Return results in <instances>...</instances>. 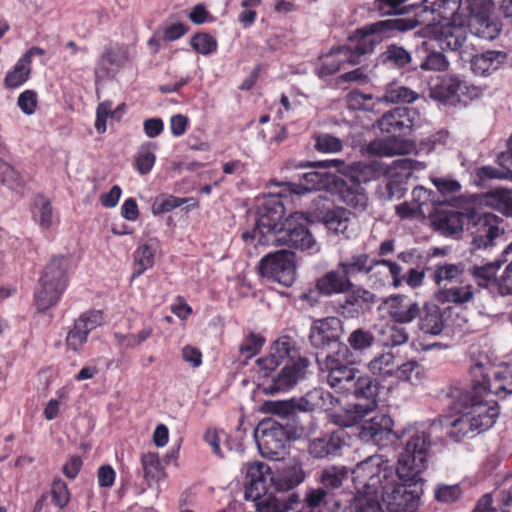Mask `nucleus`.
I'll use <instances>...</instances> for the list:
<instances>
[{"label": "nucleus", "mask_w": 512, "mask_h": 512, "mask_svg": "<svg viewBox=\"0 0 512 512\" xmlns=\"http://www.w3.org/2000/svg\"><path fill=\"white\" fill-rule=\"evenodd\" d=\"M353 482L367 494H381L389 512H409L417 502V491H409L383 455L359 462L352 471Z\"/></svg>", "instance_id": "nucleus-1"}, {"label": "nucleus", "mask_w": 512, "mask_h": 512, "mask_svg": "<svg viewBox=\"0 0 512 512\" xmlns=\"http://www.w3.org/2000/svg\"><path fill=\"white\" fill-rule=\"evenodd\" d=\"M283 206L277 203L273 208L272 216L261 215L252 232H245L242 238L245 242L257 239L259 244H276L288 246L300 251L315 253L319 246L305 224L300 222L302 215L295 213L280 224L274 223L281 217Z\"/></svg>", "instance_id": "nucleus-2"}, {"label": "nucleus", "mask_w": 512, "mask_h": 512, "mask_svg": "<svg viewBox=\"0 0 512 512\" xmlns=\"http://www.w3.org/2000/svg\"><path fill=\"white\" fill-rule=\"evenodd\" d=\"M442 428V422H432L426 430L414 432L407 440L397 463V475L409 491H417V501L422 494V472L428 466L429 451L435 440L433 436Z\"/></svg>", "instance_id": "nucleus-3"}, {"label": "nucleus", "mask_w": 512, "mask_h": 512, "mask_svg": "<svg viewBox=\"0 0 512 512\" xmlns=\"http://www.w3.org/2000/svg\"><path fill=\"white\" fill-rule=\"evenodd\" d=\"M416 112L407 107H396L386 112L378 120L382 132L394 135H406L414 125ZM413 144L396 136H390L369 143L367 151L381 157H393L410 153Z\"/></svg>", "instance_id": "nucleus-4"}, {"label": "nucleus", "mask_w": 512, "mask_h": 512, "mask_svg": "<svg viewBox=\"0 0 512 512\" xmlns=\"http://www.w3.org/2000/svg\"><path fill=\"white\" fill-rule=\"evenodd\" d=\"M68 260L63 256L54 257L46 265L38 287L34 292L35 304L39 311H45L57 304L67 284Z\"/></svg>", "instance_id": "nucleus-5"}, {"label": "nucleus", "mask_w": 512, "mask_h": 512, "mask_svg": "<svg viewBox=\"0 0 512 512\" xmlns=\"http://www.w3.org/2000/svg\"><path fill=\"white\" fill-rule=\"evenodd\" d=\"M416 18H396L381 20L358 29L350 39V45L363 55L372 53L380 39L376 35L386 34L390 31L406 32L416 28Z\"/></svg>", "instance_id": "nucleus-6"}, {"label": "nucleus", "mask_w": 512, "mask_h": 512, "mask_svg": "<svg viewBox=\"0 0 512 512\" xmlns=\"http://www.w3.org/2000/svg\"><path fill=\"white\" fill-rule=\"evenodd\" d=\"M352 353L345 344H340L337 352L327 355L320 369L327 372V383L338 391L349 392L356 379L358 371L352 367L350 358Z\"/></svg>", "instance_id": "nucleus-7"}, {"label": "nucleus", "mask_w": 512, "mask_h": 512, "mask_svg": "<svg viewBox=\"0 0 512 512\" xmlns=\"http://www.w3.org/2000/svg\"><path fill=\"white\" fill-rule=\"evenodd\" d=\"M424 34L435 40L442 50L469 55L474 49V44L469 41L467 24H457L455 21L432 23L424 28Z\"/></svg>", "instance_id": "nucleus-8"}, {"label": "nucleus", "mask_w": 512, "mask_h": 512, "mask_svg": "<svg viewBox=\"0 0 512 512\" xmlns=\"http://www.w3.org/2000/svg\"><path fill=\"white\" fill-rule=\"evenodd\" d=\"M254 436L261 455L271 460H278L285 453L290 431L283 424L268 419L260 422Z\"/></svg>", "instance_id": "nucleus-9"}, {"label": "nucleus", "mask_w": 512, "mask_h": 512, "mask_svg": "<svg viewBox=\"0 0 512 512\" xmlns=\"http://www.w3.org/2000/svg\"><path fill=\"white\" fill-rule=\"evenodd\" d=\"M452 399H459L467 411L470 421L475 428L482 433L490 429L499 416V406L495 400L482 399L471 392L456 389L452 393Z\"/></svg>", "instance_id": "nucleus-10"}, {"label": "nucleus", "mask_w": 512, "mask_h": 512, "mask_svg": "<svg viewBox=\"0 0 512 512\" xmlns=\"http://www.w3.org/2000/svg\"><path fill=\"white\" fill-rule=\"evenodd\" d=\"M502 220L492 213H471L468 215L467 230L474 249L494 246V241L504 233L500 227Z\"/></svg>", "instance_id": "nucleus-11"}, {"label": "nucleus", "mask_w": 512, "mask_h": 512, "mask_svg": "<svg viewBox=\"0 0 512 512\" xmlns=\"http://www.w3.org/2000/svg\"><path fill=\"white\" fill-rule=\"evenodd\" d=\"M259 271L263 277L290 287L296 280L294 254L287 250L269 253L260 260Z\"/></svg>", "instance_id": "nucleus-12"}, {"label": "nucleus", "mask_w": 512, "mask_h": 512, "mask_svg": "<svg viewBox=\"0 0 512 512\" xmlns=\"http://www.w3.org/2000/svg\"><path fill=\"white\" fill-rule=\"evenodd\" d=\"M309 364L308 359L298 357L285 363L276 375L269 377L265 373L266 379L260 384L262 391L268 395L289 391L305 377Z\"/></svg>", "instance_id": "nucleus-13"}, {"label": "nucleus", "mask_w": 512, "mask_h": 512, "mask_svg": "<svg viewBox=\"0 0 512 512\" xmlns=\"http://www.w3.org/2000/svg\"><path fill=\"white\" fill-rule=\"evenodd\" d=\"M335 398L322 388H315L307 392L300 399H292L288 402H280L275 405V412L283 417L289 416L294 410L313 411L316 409H327L332 405Z\"/></svg>", "instance_id": "nucleus-14"}, {"label": "nucleus", "mask_w": 512, "mask_h": 512, "mask_svg": "<svg viewBox=\"0 0 512 512\" xmlns=\"http://www.w3.org/2000/svg\"><path fill=\"white\" fill-rule=\"evenodd\" d=\"M129 60L128 48L123 45L106 46L95 66L96 83L112 79Z\"/></svg>", "instance_id": "nucleus-15"}, {"label": "nucleus", "mask_w": 512, "mask_h": 512, "mask_svg": "<svg viewBox=\"0 0 512 512\" xmlns=\"http://www.w3.org/2000/svg\"><path fill=\"white\" fill-rule=\"evenodd\" d=\"M104 323V315L100 310H89L82 313L74 322L67 334V346L78 351L87 341L88 334Z\"/></svg>", "instance_id": "nucleus-16"}, {"label": "nucleus", "mask_w": 512, "mask_h": 512, "mask_svg": "<svg viewBox=\"0 0 512 512\" xmlns=\"http://www.w3.org/2000/svg\"><path fill=\"white\" fill-rule=\"evenodd\" d=\"M246 474L245 498H255L268 491V486L274 487L272 468L264 462H252L243 465Z\"/></svg>", "instance_id": "nucleus-17"}, {"label": "nucleus", "mask_w": 512, "mask_h": 512, "mask_svg": "<svg viewBox=\"0 0 512 512\" xmlns=\"http://www.w3.org/2000/svg\"><path fill=\"white\" fill-rule=\"evenodd\" d=\"M343 332V323L338 317H326L315 320L310 328L309 340L313 347L325 349L339 342Z\"/></svg>", "instance_id": "nucleus-18"}, {"label": "nucleus", "mask_w": 512, "mask_h": 512, "mask_svg": "<svg viewBox=\"0 0 512 512\" xmlns=\"http://www.w3.org/2000/svg\"><path fill=\"white\" fill-rule=\"evenodd\" d=\"M393 424L394 422L389 415L377 414L362 424L359 436L365 442L385 447L391 443Z\"/></svg>", "instance_id": "nucleus-19"}, {"label": "nucleus", "mask_w": 512, "mask_h": 512, "mask_svg": "<svg viewBox=\"0 0 512 512\" xmlns=\"http://www.w3.org/2000/svg\"><path fill=\"white\" fill-rule=\"evenodd\" d=\"M468 215L441 205L431 216L434 230L443 236H457L467 225Z\"/></svg>", "instance_id": "nucleus-20"}, {"label": "nucleus", "mask_w": 512, "mask_h": 512, "mask_svg": "<svg viewBox=\"0 0 512 512\" xmlns=\"http://www.w3.org/2000/svg\"><path fill=\"white\" fill-rule=\"evenodd\" d=\"M478 294L479 289L464 279L456 284L440 288L436 292L435 298L438 302L449 306L467 307L474 302Z\"/></svg>", "instance_id": "nucleus-21"}, {"label": "nucleus", "mask_w": 512, "mask_h": 512, "mask_svg": "<svg viewBox=\"0 0 512 512\" xmlns=\"http://www.w3.org/2000/svg\"><path fill=\"white\" fill-rule=\"evenodd\" d=\"M378 391L379 384L375 379L369 376L356 377L350 392H352L357 399L367 401L365 404L353 405L354 412L359 417L365 416L376 408Z\"/></svg>", "instance_id": "nucleus-22"}, {"label": "nucleus", "mask_w": 512, "mask_h": 512, "mask_svg": "<svg viewBox=\"0 0 512 512\" xmlns=\"http://www.w3.org/2000/svg\"><path fill=\"white\" fill-rule=\"evenodd\" d=\"M347 436V432L343 428H338L329 434L312 439L308 451L312 457L317 459L336 456L346 446Z\"/></svg>", "instance_id": "nucleus-23"}, {"label": "nucleus", "mask_w": 512, "mask_h": 512, "mask_svg": "<svg viewBox=\"0 0 512 512\" xmlns=\"http://www.w3.org/2000/svg\"><path fill=\"white\" fill-rule=\"evenodd\" d=\"M383 303L387 306L390 317L400 324H409L420 315L419 303L403 294L389 296Z\"/></svg>", "instance_id": "nucleus-24"}, {"label": "nucleus", "mask_w": 512, "mask_h": 512, "mask_svg": "<svg viewBox=\"0 0 512 512\" xmlns=\"http://www.w3.org/2000/svg\"><path fill=\"white\" fill-rule=\"evenodd\" d=\"M245 499L254 503L256 512H289L295 504L300 502V497L297 493L278 497L268 491L260 493L255 498Z\"/></svg>", "instance_id": "nucleus-25"}, {"label": "nucleus", "mask_w": 512, "mask_h": 512, "mask_svg": "<svg viewBox=\"0 0 512 512\" xmlns=\"http://www.w3.org/2000/svg\"><path fill=\"white\" fill-rule=\"evenodd\" d=\"M450 408L455 415H458V417L451 422V427L448 432V435L454 441L460 442L464 438H473L477 434H480L475 428V424L470 421V417L459 399H452Z\"/></svg>", "instance_id": "nucleus-26"}, {"label": "nucleus", "mask_w": 512, "mask_h": 512, "mask_svg": "<svg viewBox=\"0 0 512 512\" xmlns=\"http://www.w3.org/2000/svg\"><path fill=\"white\" fill-rule=\"evenodd\" d=\"M466 23L471 37L485 41L496 39L502 29L500 21L492 15L468 16Z\"/></svg>", "instance_id": "nucleus-27"}, {"label": "nucleus", "mask_w": 512, "mask_h": 512, "mask_svg": "<svg viewBox=\"0 0 512 512\" xmlns=\"http://www.w3.org/2000/svg\"><path fill=\"white\" fill-rule=\"evenodd\" d=\"M319 220L327 227L328 230L342 234L345 238H350L352 231L350 230L352 222V213L341 207H336L321 212Z\"/></svg>", "instance_id": "nucleus-28"}, {"label": "nucleus", "mask_w": 512, "mask_h": 512, "mask_svg": "<svg viewBox=\"0 0 512 512\" xmlns=\"http://www.w3.org/2000/svg\"><path fill=\"white\" fill-rule=\"evenodd\" d=\"M417 318L418 327L425 334L439 335L445 326L442 310L433 303H425L420 307V315Z\"/></svg>", "instance_id": "nucleus-29"}, {"label": "nucleus", "mask_w": 512, "mask_h": 512, "mask_svg": "<svg viewBox=\"0 0 512 512\" xmlns=\"http://www.w3.org/2000/svg\"><path fill=\"white\" fill-rule=\"evenodd\" d=\"M352 281L342 272L329 271L316 282V289L322 295L330 296L350 291L353 288Z\"/></svg>", "instance_id": "nucleus-30"}, {"label": "nucleus", "mask_w": 512, "mask_h": 512, "mask_svg": "<svg viewBox=\"0 0 512 512\" xmlns=\"http://www.w3.org/2000/svg\"><path fill=\"white\" fill-rule=\"evenodd\" d=\"M292 344L287 338L279 339L273 343L267 357L257 360L258 365L264 371H274L279 365L295 360L290 357Z\"/></svg>", "instance_id": "nucleus-31"}, {"label": "nucleus", "mask_w": 512, "mask_h": 512, "mask_svg": "<svg viewBox=\"0 0 512 512\" xmlns=\"http://www.w3.org/2000/svg\"><path fill=\"white\" fill-rule=\"evenodd\" d=\"M506 58V53L497 50H488L480 54L472 55L471 70L475 75L484 76L491 70H496L498 65Z\"/></svg>", "instance_id": "nucleus-32"}, {"label": "nucleus", "mask_w": 512, "mask_h": 512, "mask_svg": "<svg viewBox=\"0 0 512 512\" xmlns=\"http://www.w3.org/2000/svg\"><path fill=\"white\" fill-rule=\"evenodd\" d=\"M462 86L463 83L458 77L447 75L431 88V96L440 102H454L458 100Z\"/></svg>", "instance_id": "nucleus-33"}, {"label": "nucleus", "mask_w": 512, "mask_h": 512, "mask_svg": "<svg viewBox=\"0 0 512 512\" xmlns=\"http://www.w3.org/2000/svg\"><path fill=\"white\" fill-rule=\"evenodd\" d=\"M304 472L300 465H292L282 469L277 475L274 474V488L284 492L298 486L304 480Z\"/></svg>", "instance_id": "nucleus-34"}, {"label": "nucleus", "mask_w": 512, "mask_h": 512, "mask_svg": "<svg viewBox=\"0 0 512 512\" xmlns=\"http://www.w3.org/2000/svg\"><path fill=\"white\" fill-rule=\"evenodd\" d=\"M466 275L464 264L443 263L435 265L433 280L437 285L442 282H449L452 285L466 279Z\"/></svg>", "instance_id": "nucleus-35"}, {"label": "nucleus", "mask_w": 512, "mask_h": 512, "mask_svg": "<svg viewBox=\"0 0 512 512\" xmlns=\"http://www.w3.org/2000/svg\"><path fill=\"white\" fill-rule=\"evenodd\" d=\"M380 62L395 69H402L412 61L411 53L403 46L390 44L379 56Z\"/></svg>", "instance_id": "nucleus-36"}, {"label": "nucleus", "mask_w": 512, "mask_h": 512, "mask_svg": "<svg viewBox=\"0 0 512 512\" xmlns=\"http://www.w3.org/2000/svg\"><path fill=\"white\" fill-rule=\"evenodd\" d=\"M374 258L366 253L354 254L339 262L338 267L350 279L356 274H365L371 270Z\"/></svg>", "instance_id": "nucleus-37"}, {"label": "nucleus", "mask_w": 512, "mask_h": 512, "mask_svg": "<svg viewBox=\"0 0 512 512\" xmlns=\"http://www.w3.org/2000/svg\"><path fill=\"white\" fill-rule=\"evenodd\" d=\"M141 465L143 468L144 479L149 487L154 483L166 477L164 468L161 466L160 458L157 453L147 452L141 457Z\"/></svg>", "instance_id": "nucleus-38"}, {"label": "nucleus", "mask_w": 512, "mask_h": 512, "mask_svg": "<svg viewBox=\"0 0 512 512\" xmlns=\"http://www.w3.org/2000/svg\"><path fill=\"white\" fill-rule=\"evenodd\" d=\"M154 328L151 324H144L143 327L137 331L128 334L115 333L116 339L120 349L129 350L135 349L142 345L153 334Z\"/></svg>", "instance_id": "nucleus-39"}, {"label": "nucleus", "mask_w": 512, "mask_h": 512, "mask_svg": "<svg viewBox=\"0 0 512 512\" xmlns=\"http://www.w3.org/2000/svg\"><path fill=\"white\" fill-rule=\"evenodd\" d=\"M379 497L381 494H367L363 491V494L359 493L354 497L345 507L344 512H380Z\"/></svg>", "instance_id": "nucleus-40"}, {"label": "nucleus", "mask_w": 512, "mask_h": 512, "mask_svg": "<svg viewBox=\"0 0 512 512\" xmlns=\"http://www.w3.org/2000/svg\"><path fill=\"white\" fill-rule=\"evenodd\" d=\"M487 392L493 395L512 394V371L505 368L494 374V377L487 382Z\"/></svg>", "instance_id": "nucleus-41"}, {"label": "nucleus", "mask_w": 512, "mask_h": 512, "mask_svg": "<svg viewBox=\"0 0 512 512\" xmlns=\"http://www.w3.org/2000/svg\"><path fill=\"white\" fill-rule=\"evenodd\" d=\"M155 249L150 244L140 245L134 252L133 278L139 277L154 264Z\"/></svg>", "instance_id": "nucleus-42"}, {"label": "nucleus", "mask_w": 512, "mask_h": 512, "mask_svg": "<svg viewBox=\"0 0 512 512\" xmlns=\"http://www.w3.org/2000/svg\"><path fill=\"white\" fill-rule=\"evenodd\" d=\"M187 33V28L183 23H173L159 27L153 37L149 40V45H159L161 41L171 42L175 41Z\"/></svg>", "instance_id": "nucleus-43"}, {"label": "nucleus", "mask_w": 512, "mask_h": 512, "mask_svg": "<svg viewBox=\"0 0 512 512\" xmlns=\"http://www.w3.org/2000/svg\"><path fill=\"white\" fill-rule=\"evenodd\" d=\"M380 342L383 346L396 347L405 344L409 335L404 327L385 325L380 330Z\"/></svg>", "instance_id": "nucleus-44"}, {"label": "nucleus", "mask_w": 512, "mask_h": 512, "mask_svg": "<svg viewBox=\"0 0 512 512\" xmlns=\"http://www.w3.org/2000/svg\"><path fill=\"white\" fill-rule=\"evenodd\" d=\"M347 478V470L343 466H328L321 471L320 483L322 488L338 489L342 486L343 481Z\"/></svg>", "instance_id": "nucleus-45"}, {"label": "nucleus", "mask_w": 512, "mask_h": 512, "mask_svg": "<svg viewBox=\"0 0 512 512\" xmlns=\"http://www.w3.org/2000/svg\"><path fill=\"white\" fill-rule=\"evenodd\" d=\"M394 361L395 357L392 353H383L380 356L371 360L368 365V368L372 374L386 378L394 374Z\"/></svg>", "instance_id": "nucleus-46"}, {"label": "nucleus", "mask_w": 512, "mask_h": 512, "mask_svg": "<svg viewBox=\"0 0 512 512\" xmlns=\"http://www.w3.org/2000/svg\"><path fill=\"white\" fill-rule=\"evenodd\" d=\"M155 145L151 142L143 144L135 157V164L138 172L141 175L148 174L155 164Z\"/></svg>", "instance_id": "nucleus-47"}, {"label": "nucleus", "mask_w": 512, "mask_h": 512, "mask_svg": "<svg viewBox=\"0 0 512 512\" xmlns=\"http://www.w3.org/2000/svg\"><path fill=\"white\" fill-rule=\"evenodd\" d=\"M425 8H430L439 18L448 20L457 12L459 0H426Z\"/></svg>", "instance_id": "nucleus-48"}, {"label": "nucleus", "mask_w": 512, "mask_h": 512, "mask_svg": "<svg viewBox=\"0 0 512 512\" xmlns=\"http://www.w3.org/2000/svg\"><path fill=\"white\" fill-rule=\"evenodd\" d=\"M304 501L310 512H323L330 501V494L324 488H314L306 493Z\"/></svg>", "instance_id": "nucleus-49"}, {"label": "nucleus", "mask_w": 512, "mask_h": 512, "mask_svg": "<svg viewBox=\"0 0 512 512\" xmlns=\"http://www.w3.org/2000/svg\"><path fill=\"white\" fill-rule=\"evenodd\" d=\"M342 67L343 63L338 48H333L329 54L320 59L317 72L319 76L324 77L338 72Z\"/></svg>", "instance_id": "nucleus-50"}, {"label": "nucleus", "mask_w": 512, "mask_h": 512, "mask_svg": "<svg viewBox=\"0 0 512 512\" xmlns=\"http://www.w3.org/2000/svg\"><path fill=\"white\" fill-rule=\"evenodd\" d=\"M418 98V94L404 86H394L386 90L379 99L390 103H412Z\"/></svg>", "instance_id": "nucleus-51"}, {"label": "nucleus", "mask_w": 512, "mask_h": 512, "mask_svg": "<svg viewBox=\"0 0 512 512\" xmlns=\"http://www.w3.org/2000/svg\"><path fill=\"white\" fill-rule=\"evenodd\" d=\"M371 270L366 273L368 283L372 289H381L389 283V271L381 263V259H374Z\"/></svg>", "instance_id": "nucleus-52"}, {"label": "nucleus", "mask_w": 512, "mask_h": 512, "mask_svg": "<svg viewBox=\"0 0 512 512\" xmlns=\"http://www.w3.org/2000/svg\"><path fill=\"white\" fill-rule=\"evenodd\" d=\"M31 72V66L22 62L20 58L15 64L12 71L8 72L5 77V85L8 88H17L27 81Z\"/></svg>", "instance_id": "nucleus-53"}, {"label": "nucleus", "mask_w": 512, "mask_h": 512, "mask_svg": "<svg viewBox=\"0 0 512 512\" xmlns=\"http://www.w3.org/2000/svg\"><path fill=\"white\" fill-rule=\"evenodd\" d=\"M496 267L493 264H488L485 266H473L468 271L467 274H470L477 283V289L479 291L482 288H487L493 282L495 278Z\"/></svg>", "instance_id": "nucleus-54"}, {"label": "nucleus", "mask_w": 512, "mask_h": 512, "mask_svg": "<svg viewBox=\"0 0 512 512\" xmlns=\"http://www.w3.org/2000/svg\"><path fill=\"white\" fill-rule=\"evenodd\" d=\"M374 341L373 334L363 328L353 330L347 339L349 346L355 351H363L370 348Z\"/></svg>", "instance_id": "nucleus-55"}, {"label": "nucleus", "mask_w": 512, "mask_h": 512, "mask_svg": "<svg viewBox=\"0 0 512 512\" xmlns=\"http://www.w3.org/2000/svg\"><path fill=\"white\" fill-rule=\"evenodd\" d=\"M190 44L196 52L202 55L212 54L218 47L215 37L204 32L194 35L190 40Z\"/></svg>", "instance_id": "nucleus-56"}, {"label": "nucleus", "mask_w": 512, "mask_h": 512, "mask_svg": "<svg viewBox=\"0 0 512 512\" xmlns=\"http://www.w3.org/2000/svg\"><path fill=\"white\" fill-rule=\"evenodd\" d=\"M34 206L37 209L38 223L42 229L50 228L53 218V209L50 201L42 195L35 197Z\"/></svg>", "instance_id": "nucleus-57"}, {"label": "nucleus", "mask_w": 512, "mask_h": 512, "mask_svg": "<svg viewBox=\"0 0 512 512\" xmlns=\"http://www.w3.org/2000/svg\"><path fill=\"white\" fill-rule=\"evenodd\" d=\"M448 65L447 58L441 52L432 51L420 62L419 68L422 71H445Z\"/></svg>", "instance_id": "nucleus-58"}, {"label": "nucleus", "mask_w": 512, "mask_h": 512, "mask_svg": "<svg viewBox=\"0 0 512 512\" xmlns=\"http://www.w3.org/2000/svg\"><path fill=\"white\" fill-rule=\"evenodd\" d=\"M0 181L12 190H18L23 184L21 175L3 160H0Z\"/></svg>", "instance_id": "nucleus-59"}, {"label": "nucleus", "mask_w": 512, "mask_h": 512, "mask_svg": "<svg viewBox=\"0 0 512 512\" xmlns=\"http://www.w3.org/2000/svg\"><path fill=\"white\" fill-rule=\"evenodd\" d=\"M51 496L53 504L59 508H65L70 502V492L64 481L54 480L51 487Z\"/></svg>", "instance_id": "nucleus-60"}, {"label": "nucleus", "mask_w": 512, "mask_h": 512, "mask_svg": "<svg viewBox=\"0 0 512 512\" xmlns=\"http://www.w3.org/2000/svg\"><path fill=\"white\" fill-rule=\"evenodd\" d=\"M265 342L264 337L251 333L249 334L239 347V351L246 359H250L259 353Z\"/></svg>", "instance_id": "nucleus-61"}, {"label": "nucleus", "mask_w": 512, "mask_h": 512, "mask_svg": "<svg viewBox=\"0 0 512 512\" xmlns=\"http://www.w3.org/2000/svg\"><path fill=\"white\" fill-rule=\"evenodd\" d=\"M315 148L324 153H336L342 150V141L328 133L320 134L316 138Z\"/></svg>", "instance_id": "nucleus-62"}, {"label": "nucleus", "mask_w": 512, "mask_h": 512, "mask_svg": "<svg viewBox=\"0 0 512 512\" xmlns=\"http://www.w3.org/2000/svg\"><path fill=\"white\" fill-rule=\"evenodd\" d=\"M500 166L501 168L483 166L477 170L476 175L481 181L490 179H512V170L510 168H504V165Z\"/></svg>", "instance_id": "nucleus-63"}, {"label": "nucleus", "mask_w": 512, "mask_h": 512, "mask_svg": "<svg viewBox=\"0 0 512 512\" xmlns=\"http://www.w3.org/2000/svg\"><path fill=\"white\" fill-rule=\"evenodd\" d=\"M394 374L399 380L414 383L419 379L420 365L416 361H408L398 366Z\"/></svg>", "instance_id": "nucleus-64"}]
</instances>
